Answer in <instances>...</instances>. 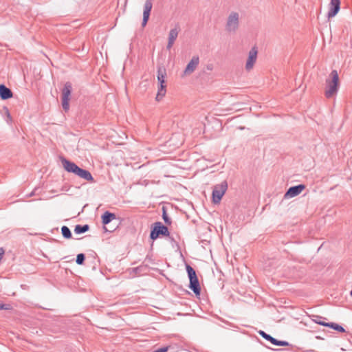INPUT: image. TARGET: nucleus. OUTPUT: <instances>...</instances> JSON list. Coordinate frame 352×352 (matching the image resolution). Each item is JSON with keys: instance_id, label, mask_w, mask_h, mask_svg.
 I'll return each mask as SVG.
<instances>
[{"instance_id": "4be33fe9", "label": "nucleus", "mask_w": 352, "mask_h": 352, "mask_svg": "<svg viewBox=\"0 0 352 352\" xmlns=\"http://www.w3.org/2000/svg\"><path fill=\"white\" fill-rule=\"evenodd\" d=\"M327 327H330L334 330H336L339 332L344 333L345 332V329L340 324L334 322H329V324H326Z\"/></svg>"}, {"instance_id": "4468645a", "label": "nucleus", "mask_w": 352, "mask_h": 352, "mask_svg": "<svg viewBox=\"0 0 352 352\" xmlns=\"http://www.w3.org/2000/svg\"><path fill=\"white\" fill-rule=\"evenodd\" d=\"M13 94L10 89L3 84L0 85V98L2 100H8L11 98Z\"/></svg>"}, {"instance_id": "f257e3e1", "label": "nucleus", "mask_w": 352, "mask_h": 352, "mask_svg": "<svg viewBox=\"0 0 352 352\" xmlns=\"http://www.w3.org/2000/svg\"><path fill=\"white\" fill-rule=\"evenodd\" d=\"M60 161L64 169L67 172L74 173L86 181L91 182H95L91 173L87 170L80 168L74 162H72L63 157L60 158Z\"/></svg>"}, {"instance_id": "7c9ffc66", "label": "nucleus", "mask_w": 352, "mask_h": 352, "mask_svg": "<svg viewBox=\"0 0 352 352\" xmlns=\"http://www.w3.org/2000/svg\"><path fill=\"white\" fill-rule=\"evenodd\" d=\"M213 65L212 64H208L206 65V69L209 71H212L213 69Z\"/></svg>"}, {"instance_id": "9b49d317", "label": "nucleus", "mask_w": 352, "mask_h": 352, "mask_svg": "<svg viewBox=\"0 0 352 352\" xmlns=\"http://www.w3.org/2000/svg\"><path fill=\"white\" fill-rule=\"evenodd\" d=\"M340 9V0H331L329 5V11L327 13L328 19L334 17L339 12Z\"/></svg>"}, {"instance_id": "dca6fc26", "label": "nucleus", "mask_w": 352, "mask_h": 352, "mask_svg": "<svg viewBox=\"0 0 352 352\" xmlns=\"http://www.w3.org/2000/svg\"><path fill=\"white\" fill-rule=\"evenodd\" d=\"M180 31V27L178 24L175 25V28L171 29L168 34V41H175L178 36L179 32Z\"/></svg>"}, {"instance_id": "a211bd4d", "label": "nucleus", "mask_w": 352, "mask_h": 352, "mask_svg": "<svg viewBox=\"0 0 352 352\" xmlns=\"http://www.w3.org/2000/svg\"><path fill=\"white\" fill-rule=\"evenodd\" d=\"M166 92V85H160V87L158 88L157 94V96L155 98L156 100L157 101L161 100V99L165 96Z\"/></svg>"}, {"instance_id": "f03ea898", "label": "nucleus", "mask_w": 352, "mask_h": 352, "mask_svg": "<svg viewBox=\"0 0 352 352\" xmlns=\"http://www.w3.org/2000/svg\"><path fill=\"white\" fill-rule=\"evenodd\" d=\"M331 79L326 80V90L324 95L326 98H330L336 95L339 87V76L336 70H333L330 76Z\"/></svg>"}, {"instance_id": "2f4dec72", "label": "nucleus", "mask_w": 352, "mask_h": 352, "mask_svg": "<svg viewBox=\"0 0 352 352\" xmlns=\"http://www.w3.org/2000/svg\"><path fill=\"white\" fill-rule=\"evenodd\" d=\"M350 294L352 296V290L350 292Z\"/></svg>"}, {"instance_id": "423d86ee", "label": "nucleus", "mask_w": 352, "mask_h": 352, "mask_svg": "<svg viewBox=\"0 0 352 352\" xmlns=\"http://www.w3.org/2000/svg\"><path fill=\"white\" fill-rule=\"evenodd\" d=\"M72 91V85L70 82H67L62 89V107L65 111H67L69 109V100L70 96Z\"/></svg>"}, {"instance_id": "7ed1b4c3", "label": "nucleus", "mask_w": 352, "mask_h": 352, "mask_svg": "<svg viewBox=\"0 0 352 352\" xmlns=\"http://www.w3.org/2000/svg\"><path fill=\"white\" fill-rule=\"evenodd\" d=\"M186 269L190 280L189 288L194 292L196 296H199L201 294V287L196 272L188 264L186 265Z\"/></svg>"}, {"instance_id": "1a4fd4ad", "label": "nucleus", "mask_w": 352, "mask_h": 352, "mask_svg": "<svg viewBox=\"0 0 352 352\" xmlns=\"http://www.w3.org/2000/svg\"><path fill=\"white\" fill-rule=\"evenodd\" d=\"M305 188V185L304 184H298L297 186H294L287 190V192L284 195L285 199H289L294 197L298 195Z\"/></svg>"}, {"instance_id": "aec40b11", "label": "nucleus", "mask_w": 352, "mask_h": 352, "mask_svg": "<svg viewBox=\"0 0 352 352\" xmlns=\"http://www.w3.org/2000/svg\"><path fill=\"white\" fill-rule=\"evenodd\" d=\"M162 210V219H163L164 223L168 226L170 225L172 223V221H171L170 218L168 216L166 208L165 206H163Z\"/></svg>"}, {"instance_id": "2eb2a0df", "label": "nucleus", "mask_w": 352, "mask_h": 352, "mask_svg": "<svg viewBox=\"0 0 352 352\" xmlns=\"http://www.w3.org/2000/svg\"><path fill=\"white\" fill-rule=\"evenodd\" d=\"M166 76V70L163 66L157 67V80L160 85H165V77Z\"/></svg>"}, {"instance_id": "bb28decb", "label": "nucleus", "mask_w": 352, "mask_h": 352, "mask_svg": "<svg viewBox=\"0 0 352 352\" xmlns=\"http://www.w3.org/2000/svg\"><path fill=\"white\" fill-rule=\"evenodd\" d=\"M174 41H168V44L166 46L167 50H170L174 44Z\"/></svg>"}, {"instance_id": "f8f14e48", "label": "nucleus", "mask_w": 352, "mask_h": 352, "mask_svg": "<svg viewBox=\"0 0 352 352\" xmlns=\"http://www.w3.org/2000/svg\"><path fill=\"white\" fill-rule=\"evenodd\" d=\"M153 4L151 0H146L144 6L143 19L142 22V26L144 28L146 26L150 16Z\"/></svg>"}, {"instance_id": "c85d7f7f", "label": "nucleus", "mask_w": 352, "mask_h": 352, "mask_svg": "<svg viewBox=\"0 0 352 352\" xmlns=\"http://www.w3.org/2000/svg\"><path fill=\"white\" fill-rule=\"evenodd\" d=\"M5 254V250L3 248H0V261L3 258V256Z\"/></svg>"}, {"instance_id": "b1692460", "label": "nucleus", "mask_w": 352, "mask_h": 352, "mask_svg": "<svg viewBox=\"0 0 352 352\" xmlns=\"http://www.w3.org/2000/svg\"><path fill=\"white\" fill-rule=\"evenodd\" d=\"M85 260V255L82 253H80L77 254L76 262L78 265H82L84 264Z\"/></svg>"}, {"instance_id": "0eeeda50", "label": "nucleus", "mask_w": 352, "mask_h": 352, "mask_svg": "<svg viewBox=\"0 0 352 352\" xmlns=\"http://www.w3.org/2000/svg\"><path fill=\"white\" fill-rule=\"evenodd\" d=\"M228 184L226 181L222 182L220 184L214 186L212 190V201L214 204H219L226 192Z\"/></svg>"}, {"instance_id": "9d476101", "label": "nucleus", "mask_w": 352, "mask_h": 352, "mask_svg": "<svg viewBox=\"0 0 352 352\" xmlns=\"http://www.w3.org/2000/svg\"><path fill=\"white\" fill-rule=\"evenodd\" d=\"M102 223L104 225V230L106 232H113L115 228L108 229L106 226L111 223L113 220L116 219V215L114 213H112L109 211H105L102 217Z\"/></svg>"}, {"instance_id": "ddd939ff", "label": "nucleus", "mask_w": 352, "mask_h": 352, "mask_svg": "<svg viewBox=\"0 0 352 352\" xmlns=\"http://www.w3.org/2000/svg\"><path fill=\"white\" fill-rule=\"evenodd\" d=\"M199 63V58L198 56H193L190 62L188 63L186 69H184V74L189 75L192 74L197 67Z\"/></svg>"}, {"instance_id": "a878e982", "label": "nucleus", "mask_w": 352, "mask_h": 352, "mask_svg": "<svg viewBox=\"0 0 352 352\" xmlns=\"http://www.w3.org/2000/svg\"><path fill=\"white\" fill-rule=\"evenodd\" d=\"M168 349H169V346H163L162 348H160V349L155 350L154 352H168Z\"/></svg>"}, {"instance_id": "39448f33", "label": "nucleus", "mask_w": 352, "mask_h": 352, "mask_svg": "<svg viewBox=\"0 0 352 352\" xmlns=\"http://www.w3.org/2000/svg\"><path fill=\"white\" fill-rule=\"evenodd\" d=\"M239 27V14L236 12H232L228 16L226 30L229 33H235Z\"/></svg>"}, {"instance_id": "20e7f679", "label": "nucleus", "mask_w": 352, "mask_h": 352, "mask_svg": "<svg viewBox=\"0 0 352 352\" xmlns=\"http://www.w3.org/2000/svg\"><path fill=\"white\" fill-rule=\"evenodd\" d=\"M170 232L167 226L162 224L160 221H157L152 225L150 232V238L152 240H156L159 236H169Z\"/></svg>"}, {"instance_id": "cd10ccee", "label": "nucleus", "mask_w": 352, "mask_h": 352, "mask_svg": "<svg viewBox=\"0 0 352 352\" xmlns=\"http://www.w3.org/2000/svg\"><path fill=\"white\" fill-rule=\"evenodd\" d=\"M8 309V305L0 303V310H7Z\"/></svg>"}, {"instance_id": "6ab92c4d", "label": "nucleus", "mask_w": 352, "mask_h": 352, "mask_svg": "<svg viewBox=\"0 0 352 352\" xmlns=\"http://www.w3.org/2000/svg\"><path fill=\"white\" fill-rule=\"evenodd\" d=\"M258 333L264 339L270 342L272 344L275 345L277 339L273 338L272 336H271L270 335L267 334V333H265L264 331H262V330H260L258 331Z\"/></svg>"}, {"instance_id": "393cba45", "label": "nucleus", "mask_w": 352, "mask_h": 352, "mask_svg": "<svg viewBox=\"0 0 352 352\" xmlns=\"http://www.w3.org/2000/svg\"><path fill=\"white\" fill-rule=\"evenodd\" d=\"M275 345L276 346H289V344L287 341H281V340H276Z\"/></svg>"}, {"instance_id": "f3484780", "label": "nucleus", "mask_w": 352, "mask_h": 352, "mask_svg": "<svg viewBox=\"0 0 352 352\" xmlns=\"http://www.w3.org/2000/svg\"><path fill=\"white\" fill-rule=\"evenodd\" d=\"M89 230V226L88 224L80 225L78 224L75 226L74 232L77 234H80L87 232Z\"/></svg>"}, {"instance_id": "6e6552de", "label": "nucleus", "mask_w": 352, "mask_h": 352, "mask_svg": "<svg viewBox=\"0 0 352 352\" xmlns=\"http://www.w3.org/2000/svg\"><path fill=\"white\" fill-rule=\"evenodd\" d=\"M258 50L256 46L252 47L248 53V57L245 63V69L247 71H250L257 59Z\"/></svg>"}, {"instance_id": "5701e85b", "label": "nucleus", "mask_w": 352, "mask_h": 352, "mask_svg": "<svg viewBox=\"0 0 352 352\" xmlns=\"http://www.w3.org/2000/svg\"><path fill=\"white\" fill-rule=\"evenodd\" d=\"M146 270V265H140L137 267H134L131 269V271L135 274V275H141L143 273H144V271Z\"/></svg>"}, {"instance_id": "412c9836", "label": "nucleus", "mask_w": 352, "mask_h": 352, "mask_svg": "<svg viewBox=\"0 0 352 352\" xmlns=\"http://www.w3.org/2000/svg\"><path fill=\"white\" fill-rule=\"evenodd\" d=\"M61 233H62L63 236L65 239H71L72 236V232H71L69 228L66 226H63L61 228Z\"/></svg>"}, {"instance_id": "c756f323", "label": "nucleus", "mask_w": 352, "mask_h": 352, "mask_svg": "<svg viewBox=\"0 0 352 352\" xmlns=\"http://www.w3.org/2000/svg\"><path fill=\"white\" fill-rule=\"evenodd\" d=\"M316 323L319 324L322 326H324V327H327V325H325V324H329V322H322V321H316Z\"/></svg>"}]
</instances>
